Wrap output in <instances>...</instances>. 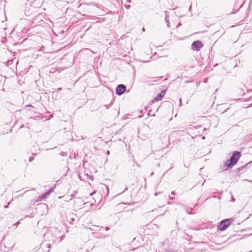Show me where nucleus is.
Returning a JSON list of instances; mask_svg holds the SVG:
<instances>
[{
  "label": "nucleus",
  "mask_w": 252,
  "mask_h": 252,
  "mask_svg": "<svg viewBox=\"0 0 252 252\" xmlns=\"http://www.w3.org/2000/svg\"><path fill=\"white\" fill-rule=\"evenodd\" d=\"M105 230H106V231H107V230H109V227H106L105 228Z\"/></svg>",
  "instance_id": "nucleus-12"
},
{
  "label": "nucleus",
  "mask_w": 252,
  "mask_h": 252,
  "mask_svg": "<svg viewBox=\"0 0 252 252\" xmlns=\"http://www.w3.org/2000/svg\"><path fill=\"white\" fill-rule=\"evenodd\" d=\"M191 5H190L189 8V11H190L191 10Z\"/></svg>",
  "instance_id": "nucleus-13"
},
{
  "label": "nucleus",
  "mask_w": 252,
  "mask_h": 252,
  "mask_svg": "<svg viewBox=\"0 0 252 252\" xmlns=\"http://www.w3.org/2000/svg\"><path fill=\"white\" fill-rule=\"evenodd\" d=\"M109 154V151H108L107 152V154Z\"/></svg>",
  "instance_id": "nucleus-26"
},
{
  "label": "nucleus",
  "mask_w": 252,
  "mask_h": 252,
  "mask_svg": "<svg viewBox=\"0 0 252 252\" xmlns=\"http://www.w3.org/2000/svg\"><path fill=\"white\" fill-rule=\"evenodd\" d=\"M10 204V202L8 203V205L7 206H5L4 207L5 208H7L8 207V205Z\"/></svg>",
  "instance_id": "nucleus-16"
},
{
  "label": "nucleus",
  "mask_w": 252,
  "mask_h": 252,
  "mask_svg": "<svg viewBox=\"0 0 252 252\" xmlns=\"http://www.w3.org/2000/svg\"><path fill=\"white\" fill-rule=\"evenodd\" d=\"M94 193H95V192H94L92 194H91V195H93Z\"/></svg>",
  "instance_id": "nucleus-19"
},
{
  "label": "nucleus",
  "mask_w": 252,
  "mask_h": 252,
  "mask_svg": "<svg viewBox=\"0 0 252 252\" xmlns=\"http://www.w3.org/2000/svg\"><path fill=\"white\" fill-rule=\"evenodd\" d=\"M126 6L127 8H128L130 7V5H128Z\"/></svg>",
  "instance_id": "nucleus-17"
},
{
  "label": "nucleus",
  "mask_w": 252,
  "mask_h": 252,
  "mask_svg": "<svg viewBox=\"0 0 252 252\" xmlns=\"http://www.w3.org/2000/svg\"><path fill=\"white\" fill-rule=\"evenodd\" d=\"M71 220H72V221H73L74 220V219H73V218H72Z\"/></svg>",
  "instance_id": "nucleus-20"
},
{
  "label": "nucleus",
  "mask_w": 252,
  "mask_h": 252,
  "mask_svg": "<svg viewBox=\"0 0 252 252\" xmlns=\"http://www.w3.org/2000/svg\"><path fill=\"white\" fill-rule=\"evenodd\" d=\"M234 201H235V199L233 197H232V201L234 202Z\"/></svg>",
  "instance_id": "nucleus-15"
},
{
  "label": "nucleus",
  "mask_w": 252,
  "mask_h": 252,
  "mask_svg": "<svg viewBox=\"0 0 252 252\" xmlns=\"http://www.w3.org/2000/svg\"><path fill=\"white\" fill-rule=\"evenodd\" d=\"M171 194H173V195H175V194L174 191H172L171 192Z\"/></svg>",
  "instance_id": "nucleus-14"
},
{
  "label": "nucleus",
  "mask_w": 252,
  "mask_h": 252,
  "mask_svg": "<svg viewBox=\"0 0 252 252\" xmlns=\"http://www.w3.org/2000/svg\"><path fill=\"white\" fill-rule=\"evenodd\" d=\"M252 162V161L246 164L245 165V167H246L249 164H251V163ZM243 167H244V166H243Z\"/></svg>",
  "instance_id": "nucleus-10"
},
{
  "label": "nucleus",
  "mask_w": 252,
  "mask_h": 252,
  "mask_svg": "<svg viewBox=\"0 0 252 252\" xmlns=\"http://www.w3.org/2000/svg\"><path fill=\"white\" fill-rule=\"evenodd\" d=\"M170 199L173 200L174 198V197H173V198H171V197H170Z\"/></svg>",
  "instance_id": "nucleus-22"
},
{
  "label": "nucleus",
  "mask_w": 252,
  "mask_h": 252,
  "mask_svg": "<svg viewBox=\"0 0 252 252\" xmlns=\"http://www.w3.org/2000/svg\"><path fill=\"white\" fill-rule=\"evenodd\" d=\"M104 106L106 109H108L109 108V106L108 105H104Z\"/></svg>",
  "instance_id": "nucleus-11"
},
{
  "label": "nucleus",
  "mask_w": 252,
  "mask_h": 252,
  "mask_svg": "<svg viewBox=\"0 0 252 252\" xmlns=\"http://www.w3.org/2000/svg\"><path fill=\"white\" fill-rule=\"evenodd\" d=\"M142 31H145L144 28H143V29H142Z\"/></svg>",
  "instance_id": "nucleus-25"
},
{
  "label": "nucleus",
  "mask_w": 252,
  "mask_h": 252,
  "mask_svg": "<svg viewBox=\"0 0 252 252\" xmlns=\"http://www.w3.org/2000/svg\"><path fill=\"white\" fill-rule=\"evenodd\" d=\"M154 173L152 172L151 174V176H152L153 175Z\"/></svg>",
  "instance_id": "nucleus-21"
},
{
  "label": "nucleus",
  "mask_w": 252,
  "mask_h": 252,
  "mask_svg": "<svg viewBox=\"0 0 252 252\" xmlns=\"http://www.w3.org/2000/svg\"><path fill=\"white\" fill-rule=\"evenodd\" d=\"M55 188V186L53 187H52L47 192V194H48L49 195L51 193L53 192L54 190V189Z\"/></svg>",
  "instance_id": "nucleus-8"
},
{
  "label": "nucleus",
  "mask_w": 252,
  "mask_h": 252,
  "mask_svg": "<svg viewBox=\"0 0 252 252\" xmlns=\"http://www.w3.org/2000/svg\"><path fill=\"white\" fill-rule=\"evenodd\" d=\"M165 21L166 22L167 27H170L169 22V20H168V16L167 15L166 11L165 12Z\"/></svg>",
  "instance_id": "nucleus-7"
},
{
  "label": "nucleus",
  "mask_w": 252,
  "mask_h": 252,
  "mask_svg": "<svg viewBox=\"0 0 252 252\" xmlns=\"http://www.w3.org/2000/svg\"><path fill=\"white\" fill-rule=\"evenodd\" d=\"M126 90V87L125 85L123 84L119 85L116 88V94L119 95H122L125 93Z\"/></svg>",
  "instance_id": "nucleus-4"
},
{
  "label": "nucleus",
  "mask_w": 252,
  "mask_h": 252,
  "mask_svg": "<svg viewBox=\"0 0 252 252\" xmlns=\"http://www.w3.org/2000/svg\"><path fill=\"white\" fill-rule=\"evenodd\" d=\"M165 94V91H162L160 93L157 95V97L155 98V101H159L161 100L162 98L163 97L164 94Z\"/></svg>",
  "instance_id": "nucleus-5"
},
{
  "label": "nucleus",
  "mask_w": 252,
  "mask_h": 252,
  "mask_svg": "<svg viewBox=\"0 0 252 252\" xmlns=\"http://www.w3.org/2000/svg\"><path fill=\"white\" fill-rule=\"evenodd\" d=\"M155 195H156V196L158 195V193H155Z\"/></svg>",
  "instance_id": "nucleus-24"
},
{
  "label": "nucleus",
  "mask_w": 252,
  "mask_h": 252,
  "mask_svg": "<svg viewBox=\"0 0 252 252\" xmlns=\"http://www.w3.org/2000/svg\"><path fill=\"white\" fill-rule=\"evenodd\" d=\"M203 44L199 40H197L194 41L191 45V49L198 51L200 50V49L203 47Z\"/></svg>",
  "instance_id": "nucleus-3"
},
{
  "label": "nucleus",
  "mask_w": 252,
  "mask_h": 252,
  "mask_svg": "<svg viewBox=\"0 0 252 252\" xmlns=\"http://www.w3.org/2000/svg\"><path fill=\"white\" fill-rule=\"evenodd\" d=\"M34 159L33 157H30L29 158V161L30 162H31L32 161V160Z\"/></svg>",
  "instance_id": "nucleus-9"
},
{
  "label": "nucleus",
  "mask_w": 252,
  "mask_h": 252,
  "mask_svg": "<svg viewBox=\"0 0 252 252\" xmlns=\"http://www.w3.org/2000/svg\"><path fill=\"white\" fill-rule=\"evenodd\" d=\"M62 90V89L61 88H59L58 89V91H60V90Z\"/></svg>",
  "instance_id": "nucleus-18"
},
{
  "label": "nucleus",
  "mask_w": 252,
  "mask_h": 252,
  "mask_svg": "<svg viewBox=\"0 0 252 252\" xmlns=\"http://www.w3.org/2000/svg\"><path fill=\"white\" fill-rule=\"evenodd\" d=\"M241 157V153L240 152H234L233 155L229 159H227L225 162V166L227 168L232 167L235 165Z\"/></svg>",
  "instance_id": "nucleus-1"
},
{
  "label": "nucleus",
  "mask_w": 252,
  "mask_h": 252,
  "mask_svg": "<svg viewBox=\"0 0 252 252\" xmlns=\"http://www.w3.org/2000/svg\"><path fill=\"white\" fill-rule=\"evenodd\" d=\"M51 246L50 244H49L48 248H50Z\"/></svg>",
  "instance_id": "nucleus-23"
},
{
  "label": "nucleus",
  "mask_w": 252,
  "mask_h": 252,
  "mask_svg": "<svg viewBox=\"0 0 252 252\" xmlns=\"http://www.w3.org/2000/svg\"><path fill=\"white\" fill-rule=\"evenodd\" d=\"M233 221V219H225L221 221L218 226V229L221 231L225 230L232 223Z\"/></svg>",
  "instance_id": "nucleus-2"
},
{
  "label": "nucleus",
  "mask_w": 252,
  "mask_h": 252,
  "mask_svg": "<svg viewBox=\"0 0 252 252\" xmlns=\"http://www.w3.org/2000/svg\"><path fill=\"white\" fill-rule=\"evenodd\" d=\"M48 195H49L48 194H47V192H46V193H45L43 194H42L41 195L39 196L38 199H37V200L36 201H40L43 200L44 199H46Z\"/></svg>",
  "instance_id": "nucleus-6"
}]
</instances>
